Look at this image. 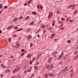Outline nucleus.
<instances>
[{"mask_svg": "<svg viewBox=\"0 0 78 78\" xmlns=\"http://www.w3.org/2000/svg\"><path fill=\"white\" fill-rule=\"evenodd\" d=\"M63 55H64V53H62L61 55H60V56L58 58H57L56 59V60H60V59H61V58H62V57L63 56Z\"/></svg>", "mask_w": 78, "mask_h": 78, "instance_id": "f257e3e1", "label": "nucleus"}, {"mask_svg": "<svg viewBox=\"0 0 78 78\" xmlns=\"http://www.w3.org/2000/svg\"><path fill=\"white\" fill-rule=\"evenodd\" d=\"M53 15V12H49V15L48 16V18L49 19Z\"/></svg>", "mask_w": 78, "mask_h": 78, "instance_id": "f03ea898", "label": "nucleus"}, {"mask_svg": "<svg viewBox=\"0 0 78 78\" xmlns=\"http://www.w3.org/2000/svg\"><path fill=\"white\" fill-rule=\"evenodd\" d=\"M49 76H53V78H55V76H56V74H51V73H49L48 74Z\"/></svg>", "mask_w": 78, "mask_h": 78, "instance_id": "7ed1b4c3", "label": "nucleus"}, {"mask_svg": "<svg viewBox=\"0 0 78 78\" xmlns=\"http://www.w3.org/2000/svg\"><path fill=\"white\" fill-rule=\"evenodd\" d=\"M64 70L65 72L67 71V70H68V67H66Z\"/></svg>", "mask_w": 78, "mask_h": 78, "instance_id": "20e7f679", "label": "nucleus"}, {"mask_svg": "<svg viewBox=\"0 0 78 78\" xmlns=\"http://www.w3.org/2000/svg\"><path fill=\"white\" fill-rule=\"evenodd\" d=\"M51 60H52V58L51 57H50L48 60V63H50V62H51Z\"/></svg>", "mask_w": 78, "mask_h": 78, "instance_id": "39448f33", "label": "nucleus"}, {"mask_svg": "<svg viewBox=\"0 0 78 78\" xmlns=\"http://www.w3.org/2000/svg\"><path fill=\"white\" fill-rule=\"evenodd\" d=\"M32 14L33 15H36L37 14V13L35 12H32Z\"/></svg>", "mask_w": 78, "mask_h": 78, "instance_id": "423d86ee", "label": "nucleus"}, {"mask_svg": "<svg viewBox=\"0 0 78 78\" xmlns=\"http://www.w3.org/2000/svg\"><path fill=\"white\" fill-rule=\"evenodd\" d=\"M65 73V71H64V69H62V70L61 71V73Z\"/></svg>", "mask_w": 78, "mask_h": 78, "instance_id": "0eeeda50", "label": "nucleus"}, {"mask_svg": "<svg viewBox=\"0 0 78 78\" xmlns=\"http://www.w3.org/2000/svg\"><path fill=\"white\" fill-rule=\"evenodd\" d=\"M12 28V26H11L7 27V30H10V29H11Z\"/></svg>", "mask_w": 78, "mask_h": 78, "instance_id": "6e6552de", "label": "nucleus"}, {"mask_svg": "<svg viewBox=\"0 0 78 78\" xmlns=\"http://www.w3.org/2000/svg\"><path fill=\"white\" fill-rule=\"evenodd\" d=\"M32 1L31 0H30L29 1H28L27 2L28 5H29V4H30L31 3V2H32Z\"/></svg>", "mask_w": 78, "mask_h": 78, "instance_id": "1a4fd4ad", "label": "nucleus"}, {"mask_svg": "<svg viewBox=\"0 0 78 78\" xmlns=\"http://www.w3.org/2000/svg\"><path fill=\"white\" fill-rule=\"evenodd\" d=\"M31 38H32V36H31V35L28 38V40L30 41V39H31Z\"/></svg>", "mask_w": 78, "mask_h": 78, "instance_id": "9d476101", "label": "nucleus"}, {"mask_svg": "<svg viewBox=\"0 0 78 78\" xmlns=\"http://www.w3.org/2000/svg\"><path fill=\"white\" fill-rule=\"evenodd\" d=\"M53 64H51L49 66V68H50L51 69L53 68Z\"/></svg>", "mask_w": 78, "mask_h": 78, "instance_id": "9b49d317", "label": "nucleus"}, {"mask_svg": "<svg viewBox=\"0 0 78 78\" xmlns=\"http://www.w3.org/2000/svg\"><path fill=\"white\" fill-rule=\"evenodd\" d=\"M1 67H2V68H5V67H6V66L3 65V64H2L1 65Z\"/></svg>", "mask_w": 78, "mask_h": 78, "instance_id": "f8f14e48", "label": "nucleus"}, {"mask_svg": "<svg viewBox=\"0 0 78 78\" xmlns=\"http://www.w3.org/2000/svg\"><path fill=\"white\" fill-rule=\"evenodd\" d=\"M30 16H27L25 19L26 20H28L29 19H30Z\"/></svg>", "mask_w": 78, "mask_h": 78, "instance_id": "ddd939ff", "label": "nucleus"}, {"mask_svg": "<svg viewBox=\"0 0 78 78\" xmlns=\"http://www.w3.org/2000/svg\"><path fill=\"white\" fill-rule=\"evenodd\" d=\"M16 49H17L18 48H19V47L20 45H19V44H17L16 45Z\"/></svg>", "mask_w": 78, "mask_h": 78, "instance_id": "4468645a", "label": "nucleus"}, {"mask_svg": "<svg viewBox=\"0 0 78 78\" xmlns=\"http://www.w3.org/2000/svg\"><path fill=\"white\" fill-rule=\"evenodd\" d=\"M20 69V68H17L16 69H15V70L16 71H18V70H19Z\"/></svg>", "mask_w": 78, "mask_h": 78, "instance_id": "2eb2a0df", "label": "nucleus"}, {"mask_svg": "<svg viewBox=\"0 0 78 78\" xmlns=\"http://www.w3.org/2000/svg\"><path fill=\"white\" fill-rule=\"evenodd\" d=\"M31 56V55H29L27 56V58H30Z\"/></svg>", "mask_w": 78, "mask_h": 78, "instance_id": "dca6fc26", "label": "nucleus"}, {"mask_svg": "<svg viewBox=\"0 0 78 78\" xmlns=\"http://www.w3.org/2000/svg\"><path fill=\"white\" fill-rule=\"evenodd\" d=\"M30 24L31 25H34V22L32 21L30 23Z\"/></svg>", "mask_w": 78, "mask_h": 78, "instance_id": "f3484780", "label": "nucleus"}, {"mask_svg": "<svg viewBox=\"0 0 78 78\" xmlns=\"http://www.w3.org/2000/svg\"><path fill=\"white\" fill-rule=\"evenodd\" d=\"M68 58V55H66L64 57L65 59H66Z\"/></svg>", "mask_w": 78, "mask_h": 78, "instance_id": "a211bd4d", "label": "nucleus"}, {"mask_svg": "<svg viewBox=\"0 0 78 78\" xmlns=\"http://www.w3.org/2000/svg\"><path fill=\"white\" fill-rule=\"evenodd\" d=\"M3 8V6L1 4H0V9H2Z\"/></svg>", "mask_w": 78, "mask_h": 78, "instance_id": "6ab92c4d", "label": "nucleus"}, {"mask_svg": "<svg viewBox=\"0 0 78 78\" xmlns=\"http://www.w3.org/2000/svg\"><path fill=\"white\" fill-rule=\"evenodd\" d=\"M44 76L45 78H48V75L47 74H45L44 75Z\"/></svg>", "mask_w": 78, "mask_h": 78, "instance_id": "aec40b11", "label": "nucleus"}, {"mask_svg": "<svg viewBox=\"0 0 78 78\" xmlns=\"http://www.w3.org/2000/svg\"><path fill=\"white\" fill-rule=\"evenodd\" d=\"M42 28H43V29H44V28H45V26L43 24H42L41 25Z\"/></svg>", "mask_w": 78, "mask_h": 78, "instance_id": "412c9836", "label": "nucleus"}, {"mask_svg": "<svg viewBox=\"0 0 78 78\" xmlns=\"http://www.w3.org/2000/svg\"><path fill=\"white\" fill-rule=\"evenodd\" d=\"M8 41H9V42H10L11 41V38H9L8 39Z\"/></svg>", "mask_w": 78, "mask_h": 78, "instance_id": "4be33fe9", "label": "nucleus"}, {"mask_svg": "<svg viewBox=\"0 0 78 78\" xmlns=\"http://www.w3.org/2000/svg\"><path fill=\"white\" fill-rule=\"evenodd\" d=\"M34 68L35 69V70H37V69H38L37 66H34Z\"/></svg>", "mask_w": 78, "mask_h": 78, "instance_id": "5701e85b", "label": "nucleus"}, {"mask_svg": "<svg viewBox=\"0 0 78 78\" xmlns=\"http://www.w3.org/2000/svg\"><path fill=\"white\" fill-rule=\"evenodd\" d=\"M27 72H31V70L29 69H27Z\"/></svg>", "mask_w": 78, "mask_h": 78, "instance_id": "b1692460", "label": "nucleus"}, {"mask_svg": "<svg viewBox=\"0 0 78 78\" xmlns=\"http://www.w3.org/2000/svg\"><path fill=\"white\" fill-rule=\"evenodd\" d=\"M70 19V18H68L66 20L67 22H69V20Z\"/></svg>", "mask_w": 78, "mask_h": 78, "instance_id": "393cba45", "label": "nucleus"}, {"mask_svg": "<svg viewBox=\"0 0 78 78\" xmlns=\"http://www.w3.org/2000/svg\"><path fill=\"white\" fill-rule=\"evenodd\" d=\"M55 34H53L51 36V38H52V37H53L54 36H55Z\"/></svg>", "mask_w": 78, "mask_h": 78, "instance_id": "a878e982", "label": "nucleus"}, {"mask_svg": "<svg viewBox=\"0 0 78 78\" xmlns=\"http://www.w3.org/2000/svg\"><path fill=\"white\" fill-rule=\"evenodd\" d=\"M23 16H21L20 18H19V20H21V19H23Z\"/></svg>", "mask_w": 78, "mask_h": 78, "instance_id": "bb28decb", "label": "nucleus"}, {"mask_svg": "<svg viewBox=\"0 0 78 78\" xmlns=\"http://www.w3.org/2000/svg\"><path fill=\"white\" fill-rule=\"evenodd\" d=\"M56 53H57V51H55L53 52V55H56Z\"/></svg>", "mask_w": 78, "mask_h": 78, "instance_id": "cd10ccee", "label": "nucleus"}, {"mask_svg": "<svg viewBox=\"0 0 78 78\" xmlns=\"http://www.w3.org/2000/svg\"><path fill=\"white\" fill-rule=\"evenodd\" d=\"M71 42V41L70 40H69L67 41V42L68 43V44H70Z\"/></svg>", "mask_w": 78, "mask_h": 78, "instance_id": "c85d7f7f", "label": "nucleus"}, {"mask_svg": "<svg viewBox=\"0 0 78 78\" xmlns=\"http://www.w3.org/2000/svg\"><path fill=\"white\" fill-rule=\"evenodd\" d=\"M23 29H18L17 30V31H22V30Z\"/></svg>", "mask_w": 78, "mask_h": 78, "instance_id": "c756f323", "label": "nucleus"}, {"mask_svg": "<svg viewBox=\"0 0 78 78\" xmlns=\"http://www.w3.org/2000/svg\"><path fill=\"white\" fill-rule=\"evenodd\" d=\"M17 20V18H15L14 20V21H16V20Z\"/></svg>", "mask_w": 78, "mask_h": 78, "instance_id": "7c9ffc66", "label": "nucleus"}, {"mask_svg": "<svg viewBox=\"0 0 78 78\" xmlns=\"http://www.w3.org/2000/svg\"><path fill=\"white\" fill-rule=\"evenodd\" d=\"M39 64V62L38 61H37L36 63V65H38Z\"/></svg>", "mask_w": 78, "mask_h": 78, "instance_id": "2f4dec72", "label": "nucleus"}, {"mask_svg": "<svg viewBox=\"0 0 78 78\" xmlns=\"http://www.w3.org/2000/svg\"><path fill=\"white\" fill-rule=\"evenodd\" d=\"M16 69H15L13 70L12 71L13 73H15V72H16Z\"/></svg>", "mask_w": 78, "mask_h": 78, "instance_id": "473e14b6", "label": "nucleus"}, {"mask_svg": "<svg viewBox=\"0 0 78 78\" xmlns=\"http://www.w3.org/2000/svg\"><path fill=\"white\" fill-rule=\"evenodd\" d=\"M55 22H53L52 23V26H55Z\"/></svg>", "mask_w": 78, "mask_h": 78, "instance_id": "72a5a7b5", "label": "nucleus"}, {"mask_svg": "<svg viewBox=\"0 0 78 78\" xmlns=\"http://www.w3.org/2000/svg\"><path fill=\"white\" fill-rule=\"evenodd\" d=\"M73 76V73H71L70 75V77H72Z\"/></svg>", "mask_w": 78, "mask_h": 78, "instance_id": "f704fd0d", "label": "nucleus"}, {"mask_svg": "<svg viewBox=\"0 0 78 78\" xmlns=\"http://www.w3.org/2000/svg\"><path fill=\"white\" fill-rule=\"evenodd\" d=\"M77 57H75L74 58V60H76V59H77Z\"/></svg>", "mask_w": 78, "mask_h": 78, "instance_id": "c9c22d12", "label": "nucleus"}, {"mask_svg": "<svg viewBox=\"0 0 78 78\" xmlns=\"http://www.w3.org/2000/svg\"><path fill=\"white\" fill-rule=\"evenodd\" d=\"M40 8L41 9H42L43 8V6H40Z\"/></svg>", "mask_w": 78, "mask_h": 78, "instance_id": "e433bc0d", "label": "nucleus"}, {"mask_svg": "<svg viewBox=\"0 0 78 78\" xmlns=\"http://www.w3.org/2000/svg\"><path fill=\"white\" fill-rule=\"evenodd\" d=\"M4 8H5V9H7V8H8V7L6 6H4Z\"/></svg>", "mask_w": 78, "mask_h": 78, "instance_id": "4c0bfd02", "label": "nucleus"}, {"mask_svg": "<svg viewBox=\"0 0 78 78\" xmlns=\"http://www.w3.org/2000/svg\"><path fill=\"white\" fill-rule=\"evenodd\" d=\"M57 14H59V13H60V12L59 11H57Z\"/></svg>", "mask_w": 78, "mask_h": 78, "instance_id": "58836bf2", "label": "nucleus"}, {"mask_svg": "<svg viewBox=\"0 0 78 78\" xmlns=\"http://www.w3.org/2000/svg\"><path fill=\"white\" fill-rule=\"evenodd\" d=\"M18 28V27H15V30H17Z\"/></svg>", "mask_w": 78, "mask_h": 78, "instance_id": "ea45409f", "label": "nucleus"}, {"mask_svg": "<svg viewBox=\"0 0 78 78\" xmlns=\"http://www.w3.org/2000/svg\"><path fill=\"white\" fill-rule=\"evenodd\" d=\"M33 46V44L30 43V47H32Z\"/></svg>", "mask_w": 78, "mask_h": 78, "instance_id": "a19ab883", "label": "nucleus"}, {"mask_svg": "<svg viewBox=\"0 0 78 78\" xmlns=\"http://www.w3.org/2000/svg\"><path fill=\"white\" fill-rule=\"evenodd\" d=\"M0 75L1 76V78H2V77H3V74H0Z\"/></svg>", "mask_w": 78, "mask_h": 78, "instance_id": "79ce46f5", "label": "nucleus"}, {"mask_svg": "<svg viewBox=\"0 0 78 78\" xmlns=\"http://www.w3.org/2000/svg\"><path fill=\"white\" fill-rule=\"evenodd\" d=\"M49 65H48L46 67V69H48V67L49 68Z\"/></svg>", "mask_w": 78, "mask_h": 78, "instance_id": "37998d69", "label": "nucleus"}, {"mask_svg": "<svg viewBox=\"0 0 78 78\" xmlns=\"http://www.w3.org/2000/svg\"><path fill=\"white\" fill-rule=\"evenodd\" d=\"M33 61H31L30 63V64H32V63H33Z\"/></svg>", "mask_w": 78, "mask_h": 78, "instance_id": "c03bdc74", "label": "nucleus"}, {"mask_svg": "<svg viewBox=\"0 0 78 78\" xmlns=\"http://www.w3.org/2000/svg\"><path fill=\"white\" fill-rule=\"evenodd\" d=\"M29 31H30V29H28L27 30V32H28Z\"/></svg>", "mask_w": 78, "mask_h": 78, "instance_id": "a18cd8bd", "label": "nucleus"}, {"mask_svg": "<svg viewBox=\"0 0 78 78\" xmlns=\"http://www.w3.org/2000/svg\"><path fill=\"white\" fill-rule=\"evenodd\" d=\"M76 53H77V51H76L74 52V54H75V55H76Z\"/></svg>", "mask_w": 78, "mask_h": 78, "instance_id": "49530a36", "label": "nucleus"}, {"mask_svg": "<svg viewBox=\"0 0 78 78\" xmlns=\"http://www.w3.org/2000/svg\"><path fill=\"white\" fill-rule=\"evenodd\" d=\"M41 55H42V54H40L39 55L38 57L40 58V57H41Z\"/></svg>", "mask_w": 78, "mask_h": 78, "instance_id": "de8ad7c7", "label": "nucleus"}, {"mask_svg": "<svg viewBox=\"0 0 78 78\" xmlns=\"http://www.w3.org/2000/svg\"><path fill=\"white\" fill-rule=\"evenodd\" d=\"M27 5H28L27 4L25 3V4H24V6H27Z\"/></svg>", "mask_w": 78, "mask_h": 78, "instance_id": "09e8293b", "label": "nucleus"}, {"mask_svg": "<svg viewBox=\"0 0 78 78\" xmlns=\"http://www.w3.org/2000/svg\"><path fill=\"white\" fill-rule=\"evenodd\" d=\"M37 37H38V38H39V37H40V35H39V34H38L37 35Z\"/></svg>", "mask_w": 78, "mask_h": 78, "instance_id": "8fccbe9b", "label": "nucleus"}, {"mask_svg": "<svg viewBox=\"0 0 78 78\" xmlns=\"http://www.w3.org/2000/svg\"><path fill=\"white\" fill-rule=\"evenodd\" d=\"M64 29V27H62L61 28V29L62 30H63Z\"/></svg>", "mask_w": 78, "mask_h": 78, "instance_id": "3c124183", "label": "nucleus"}, {"mask_svg": "<svg viewBox=\"0 0 78 78\" xmlns=\"http://www.w3.org/2000/svg\"><path fill=\"white\" fill-rule=\"evenodd\" d=\"M7 72H10V70H8L7 71Z\"/></svg>", "mask_w": 78, "mask_h": 78, "instance_id": "603ef678", "label": "nucleus"}, {"mask_svg": "<svg viewBox=\"0 0 78 78\" xmlns=\"http://www.w3.org/2000/svg\"><path fill=\"white\" fill-rule=\"evenodd\" d=\"M35 59H36V58H33V60H32V61H34V60H35Z\"/></svg>", "mask_w": 78, "mask_h": 78, "instance_id": "864d4df0", "label": "nucleus"}, {"mask_svg": "<svg viewBox=\"0 0 78 78\" xmlns=\"http://www.w3.org/2000/svg\"><path fill=\"white\" fill-rule=\"evenodd\" d=\"M14 58V56H12L10 57L11 58Z\"/></svg>", "mask_w": 78, "mask_h": 78, "instance_id": "5fc2aeb1", "label": "nucleus"}, {"mask_svg": "<svg viewBox=\"0 0 78 78\" xmlns=\"http://www.w3.org/2000/svg\"><path fill=\"white\" fill-rule=\"evenodd\" d=\"M2 12H3V11H2H2L0 12V15H1L2 13Z\"/></svg>", "mask_w": 78, "mask_h": 78, "instance_id": "6e6d98bb", "label": "nucleus"}, {"mask_svg": "<svg viewBox=\"0 0 78 78\" xmlns=\"http://www.w3.org/2000/svg\"><path fill=\"white\" fill-rule=\"evenodd\" d=\"M73 71V69H72L70 71V72H72Z\"/></svg>", "mask_w": 78, "mask_h": 78, "instance_id": "4d7b16f0", "label": "nucleus"}, {"mask_svg": "<svg viewBox=\"0 0 78 78\" xmlns=\"http://www.w3.org/2000/svg\"><path fill=\"white\" fill-rule=\"evenodd\" d=\"M72 6H73V5H70L69 7V8H71V7H72Z\"/></svg>", "mask_w": 78, "mask_h": 78, "instance_id": "13d9d810", "label": "nucleus"}, {"mask_svg": "<svg viewBox=\"0 0 78 78\" xmlns=\"http://www.w3.org/2000/svg\"><path fill=\"white\" fill-rule=\"evenodd\" d=\"M56 56L55 55H53V57H54V58H56Z\"/></svg>", "mask_w": 78, "mask_h": 78, "instance_id": "bf43d9fd", "label": "nucleus"}, {"mask_svg": "<svg viewBox=\"0 0 78 78\" xmlns=\"http://www.w3.org/2000/svg\"><path fill=\"white\" fill-rule=\"evenodd\" d=\"M24 55V53H22L21 54V55L22 56H23V55Z\"/></svg>", "mask_w": 78, "mask_h": 78, "instance_id": "052dcab7", "label": "nucleus"}, {"mask_svg": "<svg viewBox=\"0 0 78 78\" xmlns=\"http://www.w3.org/2000/svg\"><path fill=\"white\" fill-rule=\"evenodd\" d=\"M25 51V50H24L23 49L21 50V51Z\"/></svg>", "mask_w": 78, "mask_h": 78, "instance_id": "680f3d73", "label": "nucleus"}, {"mask_svg": "<svg viewBox=\"0 0 78 78\" xmlns=\"http://www.w3.org/2000/svg\"><path fill=\"white\" fill-rule=\"evenodd\" d=\"M61 64H62V62H60L59 63V65H61Z\"/></svg>", "mask_w": 78, "mask_h": 78, "instance_id": "e2e57ef3", "label": "nucleus"}, {"mask_svg": "<svg viewBox=\"0 0 78 78\" xmlns=\"http://www.w3.org/2000/svg\"><path fill=\"white\" fill-rule=\"evenodd\" d=\"M73 20H70V22H73Z\"/></svg>", "mask_w": 78, "mask_h": 78, "instance_id": "0e129e2a", "label": "nucleus"}, {"mask_svg": "<svg viewBox=\"0 0 78 78\" xmlns=\"http://www.w3.org/2000/svg\"><path fill=\"white\" fill-rule=\"evenodd\" d=\"M78 45H77L76 47V49H78Z\"/></svg>", "mask_w": 78, "mask_h": 78, "instance_id": "69168bd1", "label": "nucleus"}, {"mask_svg": "<svg viewBox=\"0 0 78 78\" xmlns=\"http://www.w3.org/2000/svg\"><path fill=\"white\" fill-rule=\"evenodd\" d=\"M45 33V30H43V33Z\"/></svg>", "mask_w": 78, "mask_h": 78, "instance_id": "338daca9", "label": "nucleus"}, {"mask_svg": "<svg viewBox=\"0 0 78 78\" xmlns=\"http://www.w3.org/2000/svg\"><path fill=\"white\" fill-rule=\"evenodd\" d=\"M51 27H49V28L48 29V30H51Z\"/></svg>", "mask_w": 78, "mask_h": 78, "instance_id": "774afa93", "label": "nucleus"}]
</instances>
